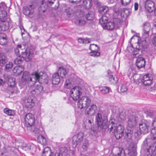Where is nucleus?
<instances>
[{"label": "nucleus", "instance_id": "64", "mask_svg": "<svg viewBox=\"0 0 156 156\" xmlns=\"http://www.w3.org/2000/svg\"><path fill=\"white\" fill-rule=\"evenodd\" d=\"M55 156H63L62 154L60 152H56L55 154Z\"/></svg>", "mask_w": 156, "mask_h": 156}, {"label": "nucleus", "instance_id": "49", "mask_svg": "<svg viewBox=\"0 0 156 156\" xmlns=\"http://www.w3.org/2000/svg\"><path fill=\"white\" fill-rule=\"evenodd\" d=\"M89 54L90 56L94 57L99 56L100 55V53L98 52V51H91Z\"/></svg>", "mask_w": 156, "mask_h": 156}, {"label": "nucleus", "instance_id": "14", "mask_svg": "<svg viewBox=\"0 0 156 156\" xmlns=\"http://www.w3.org/2000/svg\"><path fill=\"white\" fill-rule=\"evenodd\" d=\"M151 29L150 24L148 22H145L143 25V30L144 33L143 34L142 37L144 39H146L149 36L148 33Z\"/></svg>", "mask_w": 156, "mask_h": 156}, {"label": "nucleus", "instance_id": "2", "mask_svg": "<svg viewBox=\"0 0 156 156\" xmlns=\"http://www.w3.org/2000/svg\"><path fill=\"white\" fill-rule=\"evenodd\" d=\"M153 127L156 128V117L154 119L152 123ZM150 137L146 139L144 141L145 144L148 143L149 147L147 148V151L149 153L148 156H151L156 150V129H152L150 134Z\"/></svg>", "mask_w": 156, "mask_h": 156}, {"label": "nucleus", "instance_id": "22", "mask_svg": "<svg viewBox=\"0 0 156 156\" xmlns=\"http://www.w3.org/2000/svg\"><path fill=\"white\" fill-rule=\"evenodd\" d=\"M9 23L8 22H3L0 23V32L6 31L8 30L9 27Z\"/></svg>", "mask_w": 156, "mask_h": 156}, {"label": "nucleus", "instance_id": "44", "mask_svg": "<svg viewBox=\"0 0 156 156\" xmlns=\"http://www.w3.org/2000/svg\"><path fill=\"white\" fill-rule=\"evenodd\" d=\"M109 80L112 83H116L118 81V79L116 76H113L112 75H110L109 76Z\"/></svg>", "mask_w": 156, "mask_h": 156}, {"label": "nucleus", "instance_id": "56", "mask_svg": "<svg viewBox=\"0 0 156 156\" xmlns=\"http://www.w3.org/2000/svg\"><path fill=\"white\" fill-rule=\"evenodd\" d=\"M70 84L69 80H67L65 82V86L66 88H69L70 87Z\"/></svg>", "mask_w": 156, "mask_h": 156}, {"label": "nucleus", "instance_id": "8", "mask_svg": "<svg viewBox=\"0 0 156 156\" xmlns=\"http://www.w3.org/2000/svg\"><path fill=\"white\" fill-rule=\"evenodd\" d=\"M97 124L98 126L104 129H106L108 127L109 123L106 118H103L101 114L98 113L96 116Z\"/></svg>", "mask_w": 156, "mask_h": 156}, {"label": "nucleus", "instance_id": "20", "mask_svg": "<svg viewBox=\"0 0 156 156\" xmlns=\"http://www.w3.org/2000/svg\"><path fill=\"white\" fill-rule=\"evenodd\" d=\"M133 132L130 129H127L125 130L122 136H124V138L127 141L130 140L132 137Z\"/></svg>", "mask_w": 156, "mask_h": 156}, {"label": "nucleus", "instance_id": "23", "mask_svg": "<svg viewBox=\"0 0 156 156\" xmlns=\"http://www.w3.org/2000/svg\"><path fill=\"white\" fill-rule=\"evenodd\" d=\"M60 79L58 73H55L52 76V82L54 84H57L60 82Z\"/></svg>", "mask_w": 156, "mask_h": 156}, {"label": "nucleus", "instance_id": "38", "mask_svg": "<svg viewBox=\"0 0 156 156\" xmlns=\"http://www.w3.org/2000/svg\"><path fill=\"white\" fill-rule=\"evenodd\" d=\"M4 112L5 113L9 115H14L15 114V111L14 110L7 108L4 109Z\"/></svg>", "mask_w": 156, "mask_h": 156}, {"label": "nucleus", "instance_id": "6", "mask_svg": "<svg viewBox=\"0 0 156 156\" xmlns=\"http://www.w3.org/2000/svg\"><path fill=\"white\" fill-rule=\"evenodd\" d=\"M84 93V89L79 86H76L73 88L70 93L73 99L75 101L77 100L80 96Z\"/></svg>", "mask_w": 156, "mask_h": 156}, {"label": "nucleus", "instance_id": "28", "mask_svg": "<svg viewBox=\"0 0 156 156\" xmlns=\"http://www.w3.org/2000/svg\"><path fill=\"white\" fill-rule=\"evenodd\" d=\"M57 73H58V74H60V76L62 78L65 77L67 73L66 69L62 67H60Z\"/></svg>", "mask_w": 156, "mask_h": 156}, {"label": "nucleus", "instance_id": "59", "mask_svg": "<svg viewBox=\"0 0 156 156\" xmlns=\"http://www.w3.org/2000/svg\"><path fill=\"white\" fill-rule=\"evenodd\" d=\"M0 38L6 39V35L4 33H0Z\"/></svg>", "mask_w": 156, "mask_h": 156}, {"label": "nucleus", "instance_id": "47", "mask_svg": "<svg viewBox=\"0 0 156 156\" xmlns=\"http://www.w3.org/2000/svg\"><path fill=\"white\" fill-rule=\"evenodd\" d=\"M78 41L80 43L86 44L90 43V41L88 39H83L79 38L78 39Z\"/></svg>", "mask_w": 156, "mask_h": 156}, {"label": "nucleus", "instance_id": "31", "mask_svg": "<svg viewBox=\"0 0 156 156\" xmlns=\"http://www.w3.org/2000/svg\"><path fill=\"white\" fill-rule=\"evenodd\" d=\"M48 6L46 2L43 0L42 1L41 4L39 8V10L41 12H44L48 9Z\"/></svg>", "mask_w": 156, "mask_h": 156}, {"label": "nucleus", "instance_id": "7", "mask_svg": "<svg viewBox=\"0 0 156 156\" xmlns=\"http://www.w3.org/2000/svg\"><path fill=\"white\" fill-rule=\"evenodd\" d=\"M139 130H135L134 131L135 136H138L141 133L146 134L148 132L149 125L147 122H141L139 124Z\"/></svg>", "mask_w": 156, "mask_h": 156}, {"label": "nucleus", "instance_id": "53", "mask_svg": "<svg viewBox=\"0 0 156 156\" xmlns=\"http://www.w3.org/2000/svg\"><path fill=\"white\" fill-rule=\"evenodd\" d=\"M121 91L122 92H125L127 91V88L125 85L122 84L121 87Z\"/></svg>", "mask_w": 156, "mask_h": 156}, {"label": "nucleus", "instance_id": "58", "mask_svg": "<svg viewBox=\"0 0 156 156\" xmlns=\"http://www.w3.org/2000/svg\"><path fill=\"white\" fill-rule=\"evenodd\" d=\"M55 1V0H47V3L51 5L54 3Z\"/></svg>", "mask_w": 156, "mask_h": 156}, {"label": "nucleus", "instance_id": "4", "mask_svg": "<svg viewBox=\"0 0 156 156\" xmlns=\"http://www.w3.org/2000/svg\"><path fill=\"white\" fill-rule=\"evenodd\" d=\"M25 126L27 128V129L30 132L36 134L41 133L43 130L41 126L38 127L34 125L35 123L34 116L32 114L28 113L26 114L24 118Z\"/></svg>", "mask_w": 156, "mask_h": 156}, {"label": "nucleus", "instance_id": "21", "mask_svg": "<svg viewBox=\"0 0 156 156\" xmlns=\"http://www.w3.org/2000/svg\"><path fill=\"white\" fill-rule=\"evenodd\" d=\"M8 58L7 56L3 53H0V66H3L7 62Z\"/></svg>", "mask_w": 156, "mask_h": 156}, {"label": "nucleus", "instance_id": "37", "mask_svg": "<svg viewBox=\"0 0 156 156\" xmlns=\"http://www.w3.org/2000/svg\"><path fill=\"white\" fill-rule=\"evenodd\" d=\"M121 21L119 18H115L114 19L113 23L115 25V28H117L120 27L121 25Z\"/></svg>", "mask_w": 156, "mask_h": 156}, {"label": "nucleus", "instance_id": "41", "mask_svg": "<svg viewBox=\"0 0 156 156\" xmlns=\"http://www.w3.org/2000/svg\"><path fill=\"white\" fill-rule=\"evenodd\" d=\"M108 10V8L106 6L101 7L99 9L100 12L102 14H104L106 13Z\"/></svg>", "mask_w": 156, "mask_h": 156}, {"label": "nucleus", "instance_id": "48", "mask_svg": "<svg viewBox=\"0 0 156 156\" xmlns=\"http://www.w3.org/2000/svg\"><path fill=\"white\" fill-rule=\"evenodd\" d=\"M132 0H121L122 5L124 6H126L129 4Z\"/></svg>", "mask_w": 156, "mask_h": 156}, {"label": "nucleus", "instance_id": "27", "mask_svg": "<svg viewBox=\"0 0 156 156\" xmlns=\"http://www.w3.org/2000/svg\"><path fill=\"white\" fill-rule=\"evenodd\" d=\"M54 154L51 152L50 149L48 147H45L42 153V156H54Z\"/></svg>", "mask_w": 156, "mask_h": 156}, {"label": "nucleus", "instance_id": "12", "mask_svg": "<svg viewBox=\"0 0 156 156\" xmlns=\"http://www.w3.org/2000/svg\"><path fill=\"white\" fill-rule=\"evenodd\" d=\"M34 100L33 97H28L26 98L24 101L25 107L27 108L30 109L34 105Z\"/></svg>", "mask_w": 156, "mask_h": 156}, {"label": "nucleus", "instance_id": "39", "mask_svg": "<svg viewBox=\"0 0 156 156\" xmlns=\"http://www.w3.org/2000/svg\"><path fill=\"white\" fill-rule=\"evenodd\" d=\"M75 23L77 25L82 26H83L86 24V21L81 19H76L75 21Z\"/></svg>", "mask_w": 156, "mask_h": 156}, {"label": "nucleus", "instance_id": "60", "mask_svg": "<svg viewBox=\"0 0 156 156\" xmlns=\"http://www.w3.org/2000/svg\"><path fill=\"white\" fill-rule=\"evenodd\" d=\"M147 116L149 117H152L153 115V113L151 112L148 111L147 113Z\"/></svg>", "mask_w": 156, "mask_h": 156}, {"label": "nucleus", "instance_id": "13", "mask_svg": "<svg viewBox=\"0 0 156 156\" xmlns=\"http://www.w3.org/2000/svg\"><path fill=\"white\" fill-rule=\"evenodd\" d=\"M154 2L150 0H147L144 2V7L145 9L149 12H151L155 9Z\"/></svg>", "mask_w": 156, "mask_h": 156}, {"label": "nucleus", "instance_id": "29", "mask_svg": "<svg viewBox=\"0 0 156 156\" xmlns=\"http://www.w3.org/2000/svg\"><path fill=\"white\" fill-rule=\"evenodd\" d=\"M99 89L101 93L103 94H105L109 93L110 92L111 90L109 87L105 86L100 87Z\"/></svg>", "mask_w": 156, "mask_h": 156}, {"label": "nucleus", "instance_id": "55", "mask_svg": "<svg viewBox=\"0 0 156 156\" xmlns=\"http://www.w3.org/2000/svg\"><path fill=\"white\" fill-rule=\"evenodd\" d=\"M34 145H30V144H28L27 146L24 147L23 149L25 151H28L31 150V147H33Z\"/></svg>", "mask_w": 156, "mask_h": 156}, {"label": "nucleus", "instance_id": "50", "mask_svg": "<svg viewBox=\"0 0 156 156\" xmlns=\"http://www.w3.org/2000/svg\"><path fill=\"white\" fill-rule=\"evenodd\" d=\"M12 67V63L9 62L8 64H6L5 67V69L6 70L9 71V69H11Z\"/></svg>", "mask_w": 156, "mask_h": 156}, {"label": "nucleus", "instance_id": "33", "mask_svg": "<svg viewBox=\"0 0 156 156\" xmlns=\"http://www.w3.org/2000/svg\"><path fill=\"white\" fill-rule=\"evenodd\" d=\"M108 18L106 16L103 15L99 20V22L102 27H105V25L108 23Z\"/></svg>", "mask_w": 156, "mask_h": 156}, {"label": "nucleus", "instance_id": "46", "mask_svg": "<svg viewBox=\"0 0 156 156\" xmlns=\"http://www.w3.org/2000/svg\"><path fill=\"white\" fill-rule=\"evenodd\" d=\"M83 145L82 146V148L84 151H86L87 150L88 145V141L87 140L85 139L84 140Z\"/></svg>", "mask_w": 156, "mask_h": 156}, {"label": "nucleus", "instance_id": "17", "mask_svg": "<svg viewBox=\"0 0 156 156\" xmlns=\"http://www.w3.org/2000/svg\"><path fill=\"white\" fill-rule=\"evenodd\" d=\"M145 64L144 59L141 57H138L136 60V65L138 69L144 67L145 66Z\"/></svg>", "mask_w": 156, "mask_h": 156}, {"label": "nucleus", "instance_id": "1", "mask_svg": "<svg viewBox=\"0 0 156 156\" xmlns=\"http://www.w3.org/2000/svg\"><path fill=\"white\" fill-rule=\"evenodd\" d=\"M31 76V77L30 76V73L28 72H24L21 78L23 83L26 84L32 82V85H34L37 81L40 83L45 82V80H44L46 78L45 76V75H44L42 72H35L32 74Z\"/></svg>", "mask_w": 156, "mask_h": 156}, {"label": "nucleus", "instance_id": "18", "mask_svg": "<svg viewBox=\"0 0 156 156\" xmlns=\"http://www.w3.org/2000/svg\"><path fill=\"white\" fill-rule=\"evenodd\" d=\"M97 109L96 106L94 104L92 105L89 108H87L85 111V113L89 116L93 115Z\"/></svg>", "mask_w": 156, "mask_h": 156}, {"label": "nucleus", "instance_id": "34", "mask_svg": "<svg viewBox=\"0 0 156 156\" xmlns=\"http://www.w3.org/2000/svg\"><path fill=\"white\" fill-rule=\"evenodd\" d=\"M115 25L113 22H108L103 27L105 29L108 30H112L115 28Z\"/></svg>", "mask_w": 156, "mask_h": 156}, {"label": "nucleus", "instance_id": "40", "mask_svg": "<svg viewBox=\"0 0 156 156\" xmlns=\"http://www.w3.org/2000/svg\"><path fill=\"white\" fill-rule=\"evenodd\" d=\"M94 17V12L93 11H90L88 12L87 14L86 15V18L88 20H92L93 19Z\"/></svg>", "mask_w": 156, "mask_h": 156}, {"label": "nucleus", "instance_id": "57", "mask_svg": "<svg viewBox=\"0 0 156 156\" xmlns=\"http://www.w3.org/2000/svg\"><path fill=\"white\" fill-rule=\"evenodd\" d=\"M7 39H3L0 38V44L1 45H3L6 43Z\"/></svg>", "mask_w": 156, "mask_h": 156}, {"label": "nucleus", "instance_id": "26", "mask_svg": "<svg viewBox=\"0 0 156 156\" xmlns=\"http://www.w3.org/2000/svg\"><path fill=\"white\" fill-rule=\"evenodd\" d=\"M42 132L41 133L37 136V141L38 142L43 145H45L47 144V139L43 136L41 134H42ZM38 133V134H39Z\"/></svg>", "mask_w": 156, "mask_h": 156}, {"label": "nucleus", "instance_id": "51", "mask_svg": "<svg viewBox=\"0 0 156 156\" xmlns=\"http://www.w3.org/2000/svg\"><path fill=\"white\" fill-rule=\"evenodd\" d=\"M137 75H132V76L131 78V82H133V83H135L138 80V78H136V76Z\"/></svg>", "mask_w": 156, "mask_h": 156}, {"label": "nucleus", "instance_id": "10", "mask_svg": "<svg viewBox=\"0 0 156 156\" xmlns=\"http://www.w3.org/2000/svg\"><path fill=\"white\" fill-rule=\"evenodd\" d=\"M83 134L81 132H79L73 137L72 144L76 147L77 145H80L83 140Z\"/></svg>", "mask_w": 156, "mask_h": 156}, {"label": "nucleus", "instance_id": "16", "mask_svg": "<svg viewBox=\"0 0 156 156\" xmlns=\"http://www.w3.org/2000/svg\"><path fill=\"white\" fill-rule=\"evenodd\" d=\"M152 79L151 75L147 74L143 76L142 81L145 86H149L152 84Z\"/></svg>", "mask_w": 156, "mask_h": 156}, {"label": "nucleus", "instance_id": "52", "mask_svg": "<svg viewBox=\"0 0 156 156\" xmlns=\"http://www.w3.org/2000/svg\"><path fill=\"white\" fill-rule=\"evenodd\" d=\"M68 151L67 147H61L60 149V152L62 153H66Z\"/></svg>", "mask_w": 156, "mask_h": 156}, {"label": "nucleus", "instance_id": "5", "mask_svg": "<svg viewBox=\"0 0 156 156\" xmlns=\"http://www.w3.org/2000/svg\"><path fill=\"white\" fill-rule=\"evenodd\" d=\"M15 54L17 56H21L25 57L26 61H29L32 58L34 54L31 49H29L28 51L27 50V48L24 44L18 45L14 50Z\"/></svg>", "mask_w": 156, "mask_h": 156}, {"label": "nucleus", "instance_id": "32", "mask_svg": "<svg viewBox=\"0 0 156 156\" xmlns=\"http://www.w3.org/2000/svg\"><path fill=\"white\" fill-rule=\"evenodd\" d=\"M83 3L84 8L86 9H90L92 5L91 0H84Z\"/></svg>", "mask_w": 156, "mask_h": 156}, {"label": "nucleus", "instance_id": "45", "mask_svg": "<svg viewBox=\"0 0 156 156\" xmlns=\"http://www.w3.org/2000/svg\"><path fill=\"white\" fill-rule=\"evenodd\" d=\"M8 84L11 87H14L15 85V79L14 78H9L8 80Z\"/></svg>", "mask_w": 156, "mask_h": 156}, {"label": "nucleus", "instance_id": "54", "mask_svg": "<svg viewBox=\"0 0 156 156\" xmlns=\"http://www.w3.org/2000/svg\"><path fill=\"white\" fill-rule=\"evenodd\" d=\"M18 68L17 74H20L24 70V67L22 66H19Z\"/></svg>", "mask_w": 156, "mask_h": 156}, {"label": "nucleus", "instance_id": "9", "mask_svg": "<svg viewBox=\"0 0 156 156\" xmlns=\"http://www.w3.org/2000/svg\"><path fill=\"white\" fill-rule=\"evenodd\" d=\"M90 103L91 100L87 96H83L78 102V107L80 109H83L87 107Z\"/></svg>", "mask_w": 156, "mask_h": 156}, {"label": "nucleus", "instance_id": "62", "mask_svg": "<svg viewBox=\"0 0 156 156\" xmlns=\"http://www.w3.org/2000/svg\"><path fill=\"white\" fill-rule=\"evenodd\" d=\"M118 151H119V152L118 153L117 156H121V152L122 150V149L121 148H118Z\"/></svg>", "mask_w": 156, "mask_h": 156}, {"label": "nucleus", "instance_id": "3", "mask_svg": "<svg viewBox=\"0 0 156 156\" xmlns=\"http://www.w3.org/2000/svg\"><path fill=\"white\" fill-rule=\"evenodd\" d=\"M117 123L116 120L115 119H111L109 121L107 129L109 132L114 133L117 139H119L122 136L124 128L123 126L120 124L117 126Z\"/></svg>", "mask_w": 156, "mask_h": 156}, {"label": "nucleus", "instance_id": "11", "mask_svg": "<svg viewBox=\"0 0 156 156\" xmlns=\"http://www.w3.org/2000/svg\"><path fill=\"white\" fill-rule=\"evenodd\" d=\"M137 120V118L136 115H133V114L130 115L128 117V126L130 128L135 127L136 124Z\"/></svg>", "mask_w": 156, "mask_h": 156}, {"label": "nucleus", "instance_id": "35", "mask_svg": "<svg viewBox=\"0 0 156 156\" xmlns=\"http://www.w3.org/2000/svg\"><path fill=\"white\" fill-rule=\"evenodd\" d=\"M126 117L125 113L122 112L119 114V115L116 117L117 120L115 119L117 122H122L123 120L125 119Z\"/></svg>", "mask_w": 156, "mask_h": 156}, {"label": "nucleus", "instance_id": "36", "mask_svg": "<svg viewBox=\"0 0 156 156\" xmlns=\"http://www.w3.org/2000/svg\"><path fill=\"white\" fill-rule=\"evenodd\" d=\"M18 57L14 60V62L16 64H20L25 59V57L21 56H17Z\"/></svg>", "mask_w": 156, "mask_h": 156}, {"label": "nucleus", "instance_id": "43", "mask_svg": "<svg viewBox=\"0 0 156 156\" xmlns=\"http://www.w3.org/2000/svg\"><path fill=\"white\" fill-rule=\"evenodd\" d=\"M89 49L91 51H99V48L97 45L94 44H91L89 47Z\"/></svg>", "mask_w": 156, "mask_h": 156}, {"label": "nucleus", "instance_id": "25", "mask_svg": "<svg viewBox=\"0 0 156 156\" xmlns=\"http://www.w3.org/2000/svg\"><path fill=\"white\" fill-rule=\"evenodd\" d=\"M130 10L129 9L125 8L122 10L121 15L122 17L126 18L130 15Z\"/></svg>", "mask_w": 156, "mask_h": 156}, {"label": "nucleus", "instance_id": "30", "mask_svg": "<svg viewBox=\"0 0 156 156\" xmlns=\"http://www.w3.org/2000/svg\"><path fill=\"white\" fill-rule=\"evenodd\" d=\"M143 38L144 40H142L140 41H138V44L140 49H144L147 48V43L146 41V39Z\"/></svg>", "mask_w": 156, "mask_h": 156}, {"label": "nucleus", "instance_id": "63", "mask_svg": "<svg viewBox=\"0 0 156 156\" xmlns=\"http://www.w3.org/2000/svg\"><path fill=\"white\" fill-rule=\"evenodd\" d=\"M138 5L137 3H135L134 4V9L135 11L138 10Z\"/></svg>", "mask_w": 156, "mask_h": 156}, {"label": "nucleus", "instance_id": "19", "mask_svg": "<svg viewBox=\"0 0 156 156\" xmlns=\"http://www.w3.org/2000/svg\"><path fill=\"white\" fill-rule=\"evenodd\" d=\"M43 90V87L40 84L35 85V88L31 91V93L33 95H38Z\"/></svg>", "mask_w": 156, "mask_h": 156}, {"label": "nucleus", "instance_id": "42", "mask_svg": "<svg viewBox=\"0 0 156 156\" xmlns=\"http://www.w3.org/2000/svg\"><path fill=\"white\" fill-rule=\"evenodd\" d=\"M7 15V12L5 10H2L0 12V23L4 21V18Z\"/></svg>", "mask_w": 156, "mask_h": 156}, {"label": "nucleus", "instance_id": "24", "mask_svg": "<svg viewBox=\"0 0 156 156\" xmlns=\"http://www.w3.org/2000/svg\"><path fill=\"white\" fill-rule=\"evenodd\" d=\"M85 128L87 129H89L90 130V133L92 134H95L97 133V127H92V125L90 126V124H88L87 122L86 123L85 125Z\"/></svg>", "mask_w": 156, "mask_h": 156}, {"label": "nucleus", "instance_id": "15", "mask_svg": "<svg viewBox=\"0 0 156 156\" xmlns=\"http://www.w3.org/2000/svg\"><path fill=\"white\" fill-rule=\"evenodd\" d=\"M34 6L33 5H30L23 10V14L26 16L30 17L33 16V14L34 12L33 9Z\"/></svg>", "mask_w": 156, "mask_h": 156}, {"label": "nucleus", "instance_id": "61", "mask_svg": "<svg viewBox=\"0 0 156 156\" xmlns=\"http://www.w3.org/2000/svg\"><path fill=\"white\" fill-rule=\"evenodd\" d=\"M18 68H19L18 66H16L13 69V71L14 73H17V74Z\"/></svg>", "mask_w": 156, "mask_h": 156}]
</instances>
